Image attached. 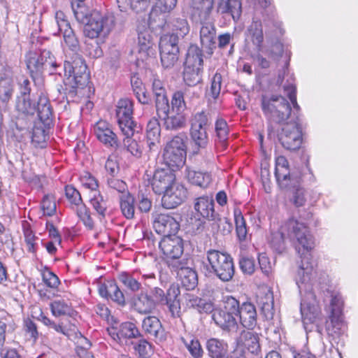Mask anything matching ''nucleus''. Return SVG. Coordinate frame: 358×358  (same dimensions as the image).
Wrapping results in <instances>:
<instances>
[{"mask_svg": "<svg viewBox=\"0 0 358 358\" xmlns=\"http://www.w3.org/2000/svg\"><path fill=\"white\" fill-rule=\"evenodd\" d=\"M282 229L287 231V236L291 241H296L303 248L295 277L301 296L300 311L304 326L316 323L320 320L322 314L313 289L315 263L309 252L315 245L313 237L303 223L294 218L287 220L282 224Z\"/></svg>", "mask_w": 358, "mask_h": 358, "instance_id": "obj_1", "label": "nucleus"}, {"mask_svg": "<svg viewBox=\"0 0 358 358\" xmlns=\"http://www.w3.org/2000/svg\"><path fill=\"white\" fill-rule=\"evenodd\" d=\"M180 294V288L176 284H171L166 292L158 287L150 288L149 292L143 289L134 296L133 307L137 313L147 315L152 313L158 306H166L172 317H178Z\"/></svg>", "mask_w": 358, "mask_h": 358, "instance_id": "obj_2", "label": "nucleus"}, {"mask_svg": "<svg viewBox=\"0 0 358 358\" xmlns=\"http://www.w3.org/2000/svg\"><path fill=\"white\" fill-rule=\"evenodd\" d=\"M71 7L76 20L85 24L84 35L91 39L106 38L115 24L112 13H101L93 10L89 13L84 1L71 2Z\"/></svg>", "mask_w": 358, "mask_h": 358, "instance_id": "obj_3", "label": "nucleus"}, {"mask_svg": "<svg viewBox=\"0 0 358 358\" xmlns=\"http://www.w3.org/2000/svg\"><path fill=\"white\" fill-rule=\"evenodd\" d=\"M275 176L282 189L290 191V202L296 208L303 206L306 202L305 189L301 187V178L296 172L292 174L287 171V158H275Z\"/></svg>", "mask_w": 358, "mask_h": 358, "instance_id": "obj_4", "label": "nucleus"}, {"mask_svg": "<svg viewBox=\"0 0 358 358\" xmlns=\"http://www.w3.org/2000/svg\"><path fill=\"white\" fill-rule=\"evenodd\" d=\"M210 124V114L205 111L195 113L191 120L190 138L192 140L189 152L192 155H208V136L207 128Z\"/></svg>", "mask_w": 358, "mask_h": 358, "instance_id": "obj_5", "label": "nucleus"}, {"mask_svg": "<svg viewBox=\"0 0 358 358\" xmlns=\"http://www.w3.org/2000/svg\"><path fill=\"white\" fill-rule=\"evenodd\" d=\"M63 70L67 76L64 80L66 93L73 98L77 94V89L83 88L88 83L90 76L87 65L82 57L76 55L72 62L64 61Z\"/></svg>", "mask_w": 358, "mask_h": 358, "instance_id": "obj_6", "label": "nucleus"}, {"mask_svg": "<svg viewBox=\"0 0 358 358\" xmlns=\"http://www.w3.org/2000/svg\"><path fill=\"white\" fill-rule=\"evenodd\" d=\"M208 264L203 262L206 275H214L222 282L230 281L235 273V267L231 256L216 250L206 252Z\"/></svg>", "mask_w": 358, "mask_h": 358, "instance_id": "obj_7", "label": "nucleus"}, {"mask_svg": "<svg viewBox=\"0 0 358 358\" xmlns=\"http://www.w3.org/2000/svg\"><path fill=\"white\" fill-rule=\"evenodd\" d=\"M261 107L267 120L278 124L285 122L292 112L290 103L280 95H262Z\"/></svg>", "mask_w": 358, "mask_h": 358, "instance_id": "obj_8", "label": "nucleus"}, {"mask_svg": "<svg viewBox=\"0 0 358 358\" xmlns=\"http://www.w3.org/2000/svg\"><path fill=\"white\" fill-rule=\"evenodd\" d=\"M26 65L30 75L34 80L35 75L41 73L43 70L49 69L50 73H59L57 69L59 65L55 61L52 53L46 50H42L40 53L29 52L26 55Z\"/></svg>", "mask_w": 358, "mask_h": 358, "instance_id": "obj_9", "label": "nucleus"}, {"mask_svg": "<svg viewBox=\"0 0 358 358\" xmlns=\"http://www.w3.org/2000/svg\"><path fill=\"white\" fill-rule=\"evenodd\" d=\"M116 116L119 127L124 135H134L141 129L133 120V102L125 98L118 101L116 106Z\"/></svg>", "mask_w": 358, "mask_h": 358, "instance_id": "obj_10", "label": "nucleus"}, {"mask_svg": "<svg viewBox=\"0 0 358 358\" xmlns=\"http://www.w3.org/2000/svg\"><path fill=\"white\" fill-rule=\"evenodd\" d=\"M279 141L287 150H296L302 143V130L298 117L287 122L279 134Z\"/></svg>", "mask_w": 358, "mask_h": 358, "instance_id": "obj_11", "label": "nucleus"}, {"mask_svg": "<svg viewBox=\"0 0 358 358\" xmlns=\"http://www.w3.org/2000/svg\"><path fill=\"white\" fill-rule=\"evenodd\" d=\"M161 62L164 68L171 69L178 60L179 48L177 36L164 35L159 41Z\"/></svg>", "mask_w": 358, "mask_h": 358, "instance_id": "obj_12", "label": "nucleus"}, {"mask_svg": "<svg viewBox=\"0 0 358 358\" xmlns=\"http://www.w3.org/2000/svg\"><path fill=\"white\" fill-rule=\"evenodd\" d=\"M55 21L58 29L57 34H62L65 44L70 50L76 52L80 48V43L70 23L66 19L65 14L62 11H57Z\"/></svg>", "mask_w": 358, "mask_h": 358, "instance_id": "obj_13", "label": "nucleus"}, {"mask_svg": "<svg viewBox=\"0 0 358 358\" xmlns=\"http://www.w3.org/2000/svg\"><path fill=\"white\" fill-rule=\"evenodd\" d=\"M34 84L27 78L19 83V95L17 96L16 108L27 114L36 112V104L31 100V93Z\"/></svg>", "mask_w": 358, "mask_h": 358, "instance_id": "obj_14", "label": "nucleus"}, {"mask_svg": "<svg viewBox=\"0 0 358 358\" xmlns=\"http://www.w3.org/2000/svg\"><path fill=\"white\" fill-rule=\"evenodd\" d=\"M187 193V188L182 184L175 182L163 194L162 206L166 209H173L185 201Z\"/></svg>", "mask_w": 358, "mask_h": 358, "instance_id": "obj_15", "label": "nucleus"}, {"mask_svg": "<svg viewBox=\"0 0 358 358\" xmlns=\"http://www.w3.org/2000/svg\"><path fill=\"white\" fill-rule=\"evenodd\" d=\"M141 327L147 337L156 343L164 342L167 338V331L160 320L156 316H146L142 321Z\"/></svg>", "mask_w": 358, "mask_h": 358, "instance_id": "obj_16", "label": "nucleus"}, {"mask_svg": "<svg viewBox=\"0 0 358 358\" xmlns=\"http://www.w3.org/2000/svg\"><path fill=\"white\" fill-rule=\"evenodd\" d=\"M153 217V227L159 234L165 236H172L176 234L179 229L178 222L169 214H155Z\"/></svg>", "mask_w": 358, "mask_h": 358, "instance_id": "obj_17", "label": "nucleus"}, {"mask_svg": "<svg viewBox=\"0 0 358 358\" xmlns=\"http://www.w3.org/2000/svg\"><path fill=\"white\" fill-rule=\"evenodd\" d=\"M159 248L166 257L178 259L183 254V240L176 234L165 236L159 242Z\"/></svg>", "mask_w": 358, "mask_h": 358, "instance_id": "obj_18", "label": "nucleus"}, {"mask_svg": "<svg viewBox=\"0 0 358 358\" xmlns=\"http://www.w3.org/2000/svg\"><path fill=\"white\" fill-rule=\"evenodd\" d=\"M185 264L186 263L182 260H178L172 264V266L177 271L182 286L187 290H193L198 285L197 273L194 269L185 266Z\"/></svg>", "mask_w": 358, "mask_h": 358, "instance_id": "obj_19", "label": "nucleus"}, {"mask_svg": "<svg viewBox=\"0 0 358 358\" xmlns=\"http://www.w3.org/2000/svg\"><path fill=\"white\" fill-rule=\"evenodd\" d=\"M15 84L10 66H3L0 71V101L7 103L13 97Z\"/></svg>", "mask_w": 358, "mask_h": 358, "instance_id": "obj_20", "label": "nucleus"}, {"mask_svg": "<svg viewBox=\"0 0 358 358\" xmlns=\"http://www.w3.org/2000/svg\"><path fill=\"white\" fill-rule=\"evenodd\" d=\"M175 180L174 173L157 167L152 181V189L157 194H163L172 185L176 182Z\"/></svg>", "mask_w": 358, "mask_h": 358, "instance_id": "obj_21", "label": "nucleus"}, {"mask_svg": "<svg viewBox=\"0 0 358 358\" xmlns=\"http://www.w3.org/2000/svg\"><path fill=\"white\" fill-rule=\"evenodd\" d=\"M245 41H250L255 46V50L262 51L264 39L262 22L261 20L253 16L251 23L248 26L245 31Z\"/></svg>", "mask_w": 358, "mask_h": 358, "instance_id": "obj_22", "label": "nucleus"}, {"mask_svg": "<svg viewBox=\"0 0 358 358\" xmlns=\"http://www.w3.org/2000/svg\"><path fill=\"white\" fill-rule=\"evenodd\" d=\"M200 43L206 54L211 56L216 48V29L213 23L201 22Z\"/></svg>", "mask_w": 358, "mask_h": 358, "instance_id": "obj_23", "label": "nucleus"}, {"mask_svg": "<svg viewBox=\"0 0 358 358\" xmlns=\"http://www.w3.org/2000/svg\"><path fill=\"white\" fill-rule=\"evenodd\" d=\"M98 291L100 296L104 299H110L120 306H124L126 303L123 292L113 280L100 283Z\"/></svg>", "mask_w": 358, "mask_h": 358, "instance_id": "obj_24", "label": "nucleus"}, {"mask_svg": "<svg viewBox=\"0 0 358 358\" xmlns=\"http://www.w3.org/2000/svg\"><path fill=\"white\" fill-rule=\"evenodd\" d=\"M215 201L212 196L203 195L196 198L194 202V208L196 213L208 220H214L217 218V213L215 212Z\"/></svg>", "mask_w": 358, "mask_h": 358, "instance_id": "obj_25", "label": "nucleus"}, {"mask_svg": "<svg viewBox=\"0 0 358 358\" xmlns=\"http://www.w3.org/2000/svg\"><path fill=\"white\" fill-rule=\"evenodd\" d=\"M152 90L155 97L157 113L165 115V111L167 110L169 103L163 82L159 78H154Z\"/></svg>", "mask_w": 358, "mask_h": 358, "instance_id": "obj_26", "label": "nucleus"}, {"mask_svg": "<svg viewBox=\"0 0 358 358\" xmlns=\"http://www.w3.org/2000/svg\"><path fill=\"white\" fill-rule=\"evenodd\" d=\"M36 111H37L38 118L44 126L50 127L52 123L53 110L48 97L43 91H41L38 94Z\"/></svg>", "mask_w": 358, "mask_h": 358, "instance_id": "obj_27", "label": "nucleus"}, {"mask_svg": "<svg viewBox=\"0 0 358 358\" xmlns=\"http://www.w3.org/2000/svg\"><path fill=\"white\" fill-rule=\"evenodd\" d=\"M241 325L249 330L254 329L257 325V313L256 308L251 302H243L241 305L238 314Z\"/></svg>", "mask_w": 358, "mask_h": 358, "instance_id": "obj_28", "label": "nucleus"}, {"mask_svg": "<svg viewBox=\"0 0 358 358\" xmlns=\"http://www.w3.org/2000/svg\"><path fill=\"white\" fill-rule=\"evenodd\" d=\"M94 133L97 139L107 147H116L117 140L115 133L105 121H99L94 127Z\"/></svg>", "mask_w": 358, "mask_h": 358, "instance_id": "obj_29", "label": "nucleus"}, {"mask_svg": "<svg viewBox=\"0 0 358 358\" xmlns=\"http://www.w3.org/2000/svg\"><path fill=\"white\" fill-rule=\"evenodd\" d=\"M217 10L221 15H230L237 22L242 13L241 0H217Z\"/></svg>", "mask_w": 358, "mask_h": 358, "instance_id": "obj_30", "label": "nucleus"}, {"mask_svg": "<svg viewBox=\"0 0 358 358\" xmlns=\"http://www.w3.org/2000/svg\"><path fill=\"white\" fill-rule=\"evenodd\" d=\"M206 349L210 358H231L228 344L223 340L210 338L206 341Z\"/></svg>", "mask_w": 358, "mask_h": 358, "instance_id": "obj_31", "label": "nucleus"}, {"mask_svg": "<svg viewBox=\"0 0 358 358\" xmlns=\"http://www.w3.org/2000/svg\"><path fill=\"white\" fill-rule=\"evenodd\" d=\"M187 146L185 138L180 136H174L164 148V157H186Z\"/></svg>", "mask_w": 358, "mask_h": 358, "instance_id": "obj_32", "label": "nucleus"}, {"mask_svg": "<svg viewBox=\"0 0 358 358\" xmlns=\"http://www.w3.org/2000/svg\"><path fill=\"white\" fill-rule=\"evenodd\" d=\"M212 319L215 323L224 331H230L237 328L238 324L236 317L223 311L220 308H216L212 314Z\"/></svg>", "mask_w": 358, "mask_h": 358, "instance_id": "obj_33", "label": "nucleus"}, {"mask_svg": "<svg viewBox=\"0 0 358 358\" xmlns=\"http://www.w3.org/2000/svg\"><path fill=\"white\" fill-rule=\"evenodd\" d=\"M170 106L165 111V115L157 113L160 119L164 121V127L166 130L176 131L183 128L185 126V117L181 113H178L176 115H169Z\"/></svg>", "mask_w": 358, "mask_h": 358, "instance_id": "obj_34", "label": "nucleus"}, {"mask_svg": "<svg viewBox=\"0 0 358 358\" xmlns=\"http://www.w3.org/2000/svg\"><path fill=\"white\" fill-rule=\"evenodd\" d=\"M214 0H190L192 14L197 15L201 21L206 20L211 13Z\"/></svg>", "mask_w": 358, "mask_h": 358, "instance_id": "obj_35", "label": "nucleus"}, {"mask_svg": "<svg viewBox=\"0 0 358 358\" xmlns=\"http://www.w3.org/2000/svg\"><path fill=\"white\" fill-rule=\"evenodd\" d=\"M120 344H131L132 339L142 337L136 326L130 322L122 323L119 327Z\"/></svg>", "mask_w": 358, "mask_h": 358, "instance_id": "obj_36", "label": "nucleus"}, {"mask_svg": "<svg viewBox=\"0 0 358 358\" xmlns=\"http://www.w3.org/2000/svg\"><path fill=\"white\" fill-rule=\"evenodd\" d=\"M203 51L204 50L201 49L197 45H190L186 53L184 65L203 69Z\"/></svg>", "mask_w": 358, "mask_h": 358, "instance_id": "obj_37", "label": "nucleus"}, {"mask_svg": "<svg viewBox=\"0 0 358 358\" xmlns=\"http://www.w3.org/2000/svg\"><path fill=\"white\" fill-rule=\"evenodd\" d=\"M215 129L217 139L216 146L218 150H223L227 146V140L229 129L227 122L222 119H217L215 122Z\"/></svg>", "mask_w": 358, "mask_h": 358, "instance_id": "obj_38", "label": "nucleus"}, {"mask_svg": "<svg viewBox=\"0 0 358 358\" xmlns=\"http://www.w3.org/2000/svg\"><path fill=\"white\" fill-rule=\"evenodd\" d=\"M187 306L195 308L200 313H213L216 309L210 301H207L192 294H188L187 298Z\"/></svg>", "mask_w": 358, "mask_h": 358, "instance_id": "obj_39", "label": "nucleus"}, {"mask_svg": "<svg viewBox=\"0 0 358 358\" xmlns=\"http://www.w3.org/2000/svg\"><path fill=\"white\" fill-rule=\"evenodd\" d=\"M119 281L130 292L136 293L145 289L142 282L135 278V273L123 271L118 274Z\"/></svg>", "mask_w": 358, "mask_h": 358, "instance_id": "obj_40", "label": "nucleus"}, {"mask_svg": "<svg viewBox=\"0 0 358 358\" xmlns=\"http://www.w3.org/2000/svg\"><path fill=\"white\" fill-rule=\"evenodd\" d=\"M287 171L290 173V175L294 172H296L301 178V183L306 182L308 185H311L316 181L315 176L308 167V160H306L305 164L294 165L292 168L289 167V162H288Z\"/></svg>", "mask_w": 358, "mask_h": 358, "instance_id": "obj_41", "label": "nucleus"}, {"mask_svg": "<svg viewBox=\"0 0 358 358\" xmlns=\"http://www.w3.org/2000/svg\"><path fill=\"white\" fill-rule=\"evenodd\" d=\"M203 68L184 65L183 80L190 87L196 86L202 81Z\"/></svg>", "mask_w": 358, "mask_h": 358, "instance_id": "obj_42", "label": "nucleus"}, {"mask_svg": "<svg viewBox=\"0 0 358 358\" xmlns=\"http://www.w3.org/2000/svg\"><path fill=\"white\" fill-rule=\"evenodd\" d=\"M117 3L121 11H127L128 8L136 13L145 11L150 6V0H117Z\"/></svg>", "mask_w": 358, "mask_h": 358, "instance_id": "obj_43", "label": "nucleus"}, {"mask_svg": "<svg viewBox=\"0 0 358 358\" xmlns=\"http://www.w3.org/2000/svg\"><path fill=\"white\" fill-rule=\"evenodd\" d=\"M134 203L135 199L129 192L120 196V209L127 219H132L134 216Z\"/></svg>", "mask_w": 358, "mask_h": 358, "instance_id": "obj_44", "label": "nucleus"}, {"mask_svg": "<svg viewBox=\"0 0 358 358\" xmlns=\"http://www.w3.org/2000/svg\"><path fill=\"white\" fill-rule=\"evenodd\" d=\"M187 178L190 183L201 188H206L211 182V176L208 173L188 170Z\"/></svg>", "mask_w": 358, "mask_h": 358, "instance_id": "obj_45", "label": "nucleus"}, {"mask_svg": "<svg viewBox=\"0 0 358 358\" xmlns=\"http://www.w3.org/2000/svg\"><path fill=\"white\" fill-rule=\"evenodd\" d=\"M131 85L138 101L142 104H148L150 101V97L145 92L142 80L136 75L131 77Z\"/></svg>", "mask_w": 358, "mask_h": 358, "instance_id": "obj_46", "label": "nucleus"}, {"mask_svg": "<svg viewBox=\"0 0 358 358\" xmlns=\"http://www.w3.org/2000/svg\"><path fill=\"white\" fill-rule=\"evenodd\" d=\"M90 203L99 215V219L105 218L108 209V201L99 192H94L90 199Z\"/></svg>", "mask_w": 358, "mask_h": 358, "instance_id": "obj_47", "label": "nucleus"}, {"mask_svg": "<svg viewBox=\"0 0 358 358\" xmlns=\"http://www.w3.org/2000/svg\"><path fill=\"white\" fill-rule=\"evenodd\" d=\"M173 33L171 35L177 36V43H178L180 38H183L187 36L190 30V27L185 18L177 17L171 22Z\"/></svg>", "mask_w": 358, "mask_h": 358, "instance_id": "obj_48", "label": "nucleus"}, {"mask_svg": "<svg viewBox=\"0 0 358 358\" xmlns=\"http://www.w3.org/2000/svg\"><path fill=\"white\" fill-rule=\"evenodd\" d=\"M289 238L287 236V231L282 229V225L280 229L276 231L271 232L270 243L271 247L278 253H282L285 248V241Z\"/></svg>", "mask_w": 358, "mask_h": 358, "instance_id": "obj_49", "label": "nucleus"}, {"mask_svg": "<svg viewBox=\"0 0 358 358\" xmlns=\"http://www.w3.org/2000/svg\"><path fill=\"white\" fill-rule=\"evenodd\" d=\"M158 167L173 172L179 170L185 164L186 158H157Z\"/></svg>", "mask_w": 358, "mask_h": 358, "instance_id": "obj_50", "label": "nucleus"}, {"mask_svg": "<svg viewBox=\"0 0 358 358\" xmlns=\"http://www.w3.org/2000/svg\"><path fill=\"white\" fill-rule=\"evenodd\" d=\"M242 338L244 345L252 354H258L260 351V344L259 336L257 334L251 331H245L242 333Z\"/></svg>", "mask_w": 358, "mask_h": 358, "instance_id": "obj_51", "label": "nucleus"}, {"mask_svg": "<svg viewBox=\"0 0 358 358\" xmlns=\"http://www.w3.org/2000/svg\"><path fill=\"white\" fill-rule=\"evenodd\" d=\"M234 214L237 237L240 241H243L246 239L248 234L245 220L239 210L236 209Z\"/></svg>", "mask_w": 358, "mask_h": 358, "instance_id": "obj_52", "label": "nucleus"}, {"mask_svg": "<svg viewBox=\"0 0 358 358\" xmlns=\"http://www.w3.org/2000/svg\"><path fill=\"white\" fill-rule=\"evenodd\" d=\"M220 308L234 317H236L239 314L241 305L239 301L234 297L227 296L223 299V307Z\"/></svg>", "mask_w": 358, "mask_h": 358, "instance_id": "obj_53", "label": "nucleus"}, {"mask_svg": "<svg viewBox=\"0 0 358 358\" xmlns=\"http://www.w3.org/2000/svg\"><path fill=\"white\" fill-rule=\"evenodd\" d=\"M48 136L44 128L35 127L32 130L31 143L36 148H43L46 146Z\"/></svg>", "mask_w": 358, "mask_h": 358, "instance_id": "obj_54", "label": "nucleus"}, {"mask_svg": "<svg viewBox=\"0 0 358 358\" xmlns=\"http://www.w3.org/2000/svg\"><path fill=\"white\" fill-rule=\"evenodd\" d=\"M51 311L55 316L70 315L73 311L71 306L64 300H55L50 304Z\"/></svg>", "mask_w": 358, "mask_h": 358, "instance_id": "obj_55", "label": "nucleus"}, {"mask_svg": "<svg viewBox=\"0 0 358 358\" xmlns=\"http://www.w3.org/2000/svg\"><path fill=\"white\" fill-rule=\"evenodd\" d=\"M18 112L19 114L17 116L16 121L15 122L16 129L19 131L28 130L33 123L36 112H34L32 114H27L22 111Z\"/></svg>", "mask_w": 358, "mask_h": 358, "instance_id": "obj_56", "label": "nucleus"}, {"mask_svg": "<svg viewBox=\"0 0 358 358\" xmlns=\"http://www.w3.org/2000/svg\"><path fill=\"white\" fill-rule=\"evenodd\" d=\"M126 137L123 141V147L122 149V154L127 155L131 154L133 156H136L141 154L140 145L138 142L131 138L133 135H124Z\"/></svg>", "mask_w": 358, "mask_h": 358, "instance_id": "obj_57", "label": "nucleus"}, {"mask_svg": "<svg viewBox=\"0 0 358 358\" xmlns=\"http://www.w3.org/2000/svg\"><path fill=\"white\" fill-rule=\"evenodd\" d=\"M262 7L265 8L264 16V22L267 24H272L274 27H278V22L276 19V13L271 8L267 9L271 5V0H258Z\"/></svg>", "mask_w": 358, "mask_h": 358, "instance_id": "obj_58", "label": "nucleus"}, {"mask_svg": "<svg viewBox=\"0 0 358 358\" xmlns=\"http://www.w3.org/2000/svg\"><path fill=\"white\" fill-rule=\"evenodd\" d=\"M134 345V350L138 354L141 358H148L151 352V345L144 338L137 342H131Z\"/></svg>", "mask_w": 358, "mask_h": 358, "instance_id": "obj_59", "label": "nucleus"}, {"mask_svg": "<svg viewBox=\"0 0 358 358\" xmlns=\"http://www.w3.org/2000/svg\"><path fill=\"white\" fill-rule=\"evenodd\" d=\"M182 341L194 358L202 357L203 350L198 339H192L189 342H187L185 338H182Z\"/></svg>", "mask_w": 358, "mask_h": 358, "instance_id": "obj_60", "label": "nucleus"}, {"mask_svg": "<svg viewBox=\"0 0 358 358\" xmlns=\"http://www.w3.org/2000/svg\"><path fill=\"white\" fill-rule=\"evenodd\" d=\"M171 106L173 110H176L180 113L186 109L187 106L185 101L183 92L178 90L173 93L171 99Z\"/></svg>", "mask_w": 358, "mask_h": 358, "instance_id": "obj_61", "label": "nucleus"}, {"mask_svg": "<svg viewBox=\"0 0 358 358\" xmlns=\"http://www.w3.org/2000/svg\"><path fill=\"white\" fill-rule=\"evenodd\" d=\"M239 266L243 273L252 275L255 271V259L252 257H241L239 259Z\"/></svg>", "mask_w": 358, "mask_h": 358, "instance_id": "obj_62", "label": "nucleus"}, {"mask_svg": "<svg viewBox=\"0 0 358 358\" xmlns=\"http://www.w3.org/2000/svg\"><path fill=\"white\" fill-rule=\"evenodd\" d=\"M65 194L71 203L78 206L82 203L80 194L74 187L66 185L65 187Z\"/></svg>", "mask_w": 358, "mask_h": 358, "instance_id": "obj_63", "label": "nucleus"}, {"mask_svg": "<svg viewBox=\"0 0 358 358\" xmlns=\"http://www.w3.org/2000/svg\"><path fill=\"white\" fill-rule=\"evenodd\" d=\"M43 281L50 288H57L60 283L59 278L49 269H45L43 273Z\"/></svg>", "mask_w": 358, "mask_h": 358, "instance_id": "obj_64", "label": "nucleus"}]
</instances>
